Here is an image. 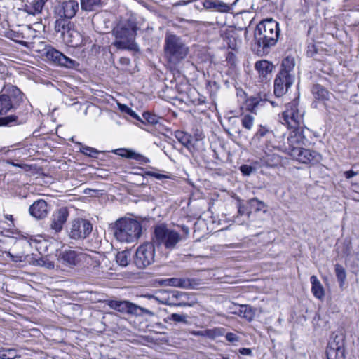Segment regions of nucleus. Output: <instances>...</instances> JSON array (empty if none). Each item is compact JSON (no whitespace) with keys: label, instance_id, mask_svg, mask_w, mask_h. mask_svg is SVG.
Segmentation results:
<instances>
[{"label":"nucleus","instance_id":"nucleus-46","mask_svg":"<svg viewBox=\"0 0 359 359\" xmlns=\"http://www.w3.org/2000/svg\"><path fill=\"white\" fill-rule=\"evenodd\" d=\"M18 117L16 116H8L0 117V126H10L13 123H17Z\"/></svg>","mask_w":359,"mask_h":359},{"label":"nucleus","instance_id":"nucleus-52","mask_svg":"<svg viewBox=\"0 0 359 359\" xmlns=\"http://www.w3.org/2000/svg\"><path fill=\"white\" fill-rule=\"evenodd\" d=\"M225 338L228 341L231 343L238 342L240 340V337L236 334L233 332L226 333Z\"/></svg>","mask_w":359,"mask_h":359},{"label":"nucleus","instance_id":"nucleus-36","mask_svg":"<svg viewBox=\"0 0 359 359\" xmlns=\"http://www.w3.org/2000/svg\"><path fill=\"white\" fill-rule=\"evenodd\" d=\"M192 334L194 336L208 337L210 339H215L217 336L221 334L219 329L194 331Z\"/></svg>","mask_w":359,"mask_h":359},{"label":"nucleus","instance_id":"nucleus-56","mask_svg":"<svg viewBox=\"0 0 359 359\" xmlns=\"http://www.w3.org/2000/svg\"><path fill=\"white\" fill-rule=\"evenodd\" d=\"M357 175V172L353 171V170H348L344 172V176L346 179H351L353 177H355Z\"/></svg>","mask_w":359,"mask_h":359},{"label":"nucleus","instance_id":"nucleus-7","mask_svg":"<svg viewBox=\"0 0 359 359\" xmlns=\"http://www.w3.org/2000/svg\"><path fill=\"white\" fill-rule=\"evenodd\" d=\"M22 100L23 95L17 87L10 86L4 88V93L0 95V115L6 114Z\"/></svg>","mask_w":359,"mask_h":359},{"label":"nucleus","instance_id":"nucleus-13","mask_svg":"<svg viewBox=\"0 0 359 359\" xmlns=\"http://www.w3.org/2000/svg\"><path fill=\"white\" fill-rule=\"evenodd\" d=\"M291 157L302 163H317L321 160L320 154L304 147L293 148L288 154Z\"/></svg>","mask_w":359,"mask_h":359},{"label":"nucleus","instance_id":"nucleus-22","mask_svg":"<svg viewBox=\"0 0 359 359\" xmlns=\"http://www.w3.org/2000/svg\"><path fill=\"white\" fill-rule=\"evenodd\" d=\"M79 11V4L76 1L69 0L63 2L62 5V10L60 11V14L62 17L67 19H72L75 16Z\"/></svg>","mask_w":359,"mask_h":359},{"label":"nucleus","instance_id":"nucleus-58","mask_svg":"<svg viewBox=\"0 0 359 359\" xmlns=\"http://www.w3.org/2000/svg\"><path fill=\"white\" fill-rule=\"evenodd\" d=\"M244 36H245V39L248 40V29H245Z\"/></svg>","mask_w":359,"mask_h":359},{"label":"nucleus","instance_id":"nucleus-12","mask_svg":"<svg viewBox=\"0 0 359 359\" xmlns=\"http://www.w3.org/2000/svg\"><path fill=\"white\" fill-rule=\"evenodd\" d=\"M292 128L293 130H291L287 137L288 147L286 150L288 154L292 149L306 146L309 142L306 134L309 133L308 128L304 126Z\"/></svg>","mask_w":359,"mask_h":359},{"label":"nucleus","instance_id":"nucleus-49","mask_svg":"<svg viewBox=\"0 0 359 359\" xmlns=\"http://www.w3.org/2000/svg\"><path fill=\"white\" fill-rule=\"evenodd\" d=\"M121 109L123 111H125L126 114L130 115L133 118L141 121L142 122H144L143 120H142L139 117V116L134 111H133L130 108L124 105V106H121Z\"/></svg>","mask_w":359,"mask_h":359},{"label":"nucleus","instance_id":"nucleus-60","mask_svg":"<svg viewBox=\"0 0 359 359\" xmlns=\"http://www.w3.org/2000/svg\"><path fill=\"white\" fill-rule=\"evenodd\" d=\"M271 103L273 106H275L274 102H271Z\"/></svg>","mask_w":359,"mask_h":359},{"label":"nucleus","instance_id":"nucleus-4","mask_svg":"<svg viewBox=\"0 0 359 359\" xmlns=\"http://www.w3.org/2000/svg\"><path fill=\"white\" fill-rule=\"evenodd\" d=\"M182 238V236L175 230L168 228L166 225L160 224L154 229L152 242L158 248L163 246L165 249L172 250L177 248Z\"/></svg>","mask_w":359,"mask_h":359},{"label":"nucleus","instance_id":"nucleus-30","mask_svg":"<svg viewBox=\"0 0 359 359\" xmlns=\"http://www.w3.org/2000/svg\"><path fill=\"white\" fill-rule=\"evenodd\" d=\"M166 284L170 286L181 287V288H191V283L188 278H171L165 280Z\"/></svg>","mask_w":359,"mask_h":359},{"label":"nucleus","instance_id":"nucleus-33","mask_svg":"<svg viewBox=\"0 0 359 359\" xmlns=\"http://www.w3.org/2000/svg\"><path fill=\"white\" fill-rule=\"evenodd\" d=\"M175 137L189 151H191L194 146L191 143V136L183 131H177L175 133Z\"/></svg>","mask_w":359,"mask_h":359},{"label":"nucleus","instance_id":"nucleus-17","mask_svg":"<svg viewBox=\"0 0 359 359\" xmlns=\"http://www.w3.org/2000/svg\"><path fill=\"white\" fill-rule=\"evenodd\" d=\"M171 295L174 297L173 306L184 307H193L197 304V301L193 296L189 295L186 292L172 291Z\"/></svg>","mask_w":359,"mask_h":359},{"label":"nucleus","instance_id":"nucleus-59","mask_svg":"<svg viewBox=\"0 0 359 359\" xmlns=\"http://www.w3.org/2000/svg\"><path fill=\"white\" fill-rule=\"evenodd\" d=\"M234 57V55L233 53H229L228 56V59L231 60L232 57Z\"/></svg>","mask_w":359,"mask_h":359},{"label":"nucleus","instance_id":"nucleus-53","mask_svg":"<svg viewBox=\"0 0 359 359\" xmlns=\"http://www.w3.org/2000/svg\"><path fill=\"white\" fill-rule=\"evenodd\" d=\"M318 53V48L316 45L310 43L308 45L307 55L309 57H313Z\"/></svg>","mask_w":359,"mask_h":359},{"label":"nucleus","instance_id":"nucleus-40","mask_svg":"<svg viewBox=\"0 0 359 359\" xmlns=\"http://www.w3.org/2000/svg\"><path fill=\"white\" fill-rule=\"evenodd\" d=\"M18 351L15 348H0V359H15Z\"/></svg>","mask_w":359,"mask_h":359},{"label":"nucleus","instance_id":"nucleus-47","mask_svg":"<svg viewBox=\"0 0 359 359\" xmlns=\"http://www.w3.org/2000/svg\"><path fill=\"white\" fill-rule=\"evenodd\" d=\"M238 213L239 215H247L249 217L251 213V210H248V208L242 203V201L241 199H238Z\"/></svg>","mask_w":359,"mask_h":359},{"label":"nucleus","instance_id":"nucleus-26","mask_svg":"<svg viewBox=\"0 0 359 359\" xmlns=\"http://www.w3.org/2000/svg\"><path fill=\"white\" fill-rule=\"evenodd\" d=\"M255 311L256 309H253L250 306L241 304L236 308L233 313L241 318L246 319L248 321H251L255 317Z\"/></svg>","mask_w":359,"mask_h":359},{"label":"nucleus","instance_id":"nucleus-57","mask_svg":"<svg viewBox=\"0 0 359 359\" xmlns=\"http://www.w3.org/2000/svg\"><path fill=\"white\" fill-rule=\"evenodd\" d=\"M5 218L11 221L13 220V216L11 215H6Z\"/></svg>","mask_w":359,"mask_h":359},{"label":"nucleus","instance_id":"nucleus-10","mask_svg":"<svg viewBox=\"0 0 359 359\" xmlns=\"http://www.w3.org/2000/svg\"><path fill=\"white\" fill-rule=\"evenodd\" d=\"M155 245L151 243H144L140 245L135 253V263L140 269H144L154 263Z\"/></svg>","mask_w":359,"mask_h":359},{"label":"nucleus","instance_id":"nucleus-27","mask_svg":"<svg viewBox=\"0 0 359 359\" xmlns=\"http://www.w3.org/2000/svg\"><path fill=\"white\" fill-rule=\"evenodd\" d=\"M295 66V60L292 57H286L282 61L281 69L279 73H284L285 76L292 77L294 79V68Z\"/></svg>","mask_w":359,"mask_h":359},{"label":"nucleus","instance_id":"nucleus-5","mask_svg":"<svg viewBox=\"0 0 359 359\" xmlns=\"http://www.w3.org/2000/svg\"><path fill=\"white\" fill-rule=\"evenodd\" d=\"M57 259L59 262L69 268L77 266L81 262L93 265V267H97L100 265V262L96 257H92L87 253L72 249L61 251L58 255Z\"/></svg>","mask_w":359,"mask_h":359},{"label":"nucleus","instance_id":"nucleus-6","mask_svg":"<svg viewBox=\"0 0 359 359\" xmlns=\"http://www.w3.org/2000/svg\"><path fill=\"white\" fill-rule=\"evenodd\" d=\"M115 41L113 45L118 49L135 50V31L128 25L118 24L114 29Z\"/></svg>","mask_w":359,"mask_h":359},{"label":"nucleus","instance_id":"nucleus-48","mask_svg":"<svg viewBox=\"0 0 359 359\" xmlns=\"http://www.w3.org/2000/svg\"><path fill=\"white\" fill-rule=\"evenodd\" d=\"M256 135L259 137L264 136L270 137L273 136V133L272 130L268 129L267 128L261 126L259 129L257 130Z\"/></svg>","mask_w":359,"mask_h":359},{"label":"nucleus","instance_id":"nucleus-29","mask_svg":"<svg viewBox=\"0 0 359 359\" xmlns=\"http://www.w3.org/2000/svg\"><path fill=\"white\" fill-rule=\"evenodd\" d=\"M310 281L312 285L311 291L318 299H322L325 295L323 287L318 278L316 276H312L310 278Z\"/></svg>","mask_w":359,"mask_h":359},{"label":"nucleus","instance_id":"nucleus-42","mask_svg":"<svg viewBox=\"0 0 359 359\" xmlns=\"http://www.w3.org/2000/svg\"><path fill=\"white\" fill-rule=\"evenodd\" d=\"M243 127L247 130H251L254 124V116L250 114L244 115L241 118Z\"/></svg>","mask_w":359,"mask_h":359},{"label":"nucleus","instance_id":"nucleus-31","mask_svg":"<svg viewBox=\"0 0 359 359\" xmlns=\"http://www.w3.org/2000/svg\"><path fill=\"white\" fill-rule=\"evenodd\" d=\"M261 161L263 165L268 167H275L280 162V157L276 154H271L265 152V154L262 157Z\"/></svg>","mask_w":359,"mask_h":359},{"label":"nucleus","instance_id":"nucleus-28","mask_svg":"<svg viewBox=\"0 0 359 359\" xmlns=\"http://www.w3.org/2000/svg\"><path fill=\"white\" fill-rule=\"evenodd\" d=\"M46 0H33L29 4H25V11L29 15H35L41 13Z\"/></svg>","mask_w":359,"mask_h":359},{"label":"nucleus","instance_id":"nucleus-39","mask_svg":"<svg viewBox=\"0 0 359 359\" xmlns=\"http://www.w3.org/2000/svg\"><path fill=\"white\" fill-rule=\"evenodd\" d=\"M100 4V0H81V7L83 10L90 11Z\"/></svg>","mask_w":359,"mask_h":359},{"label":"nucleus","instance_id":"nucleus-32","mask_svg":"<svg viewBox=\"0 0 359 359\" xmlns=\"http://www.w3.org/2000/svg\"><path fill=\"white\" fill-rule=\"evenodd\" d=\"M311 92L314 97L319 100H327L329 98V92L325 87L320 84L313 85Z\"/></svg>","mask_w":359,"mask_h":359},{"label":"nucleus","instance_id":"nucleus-43","mask_svg":"<svg viewBox=\"0 0 359 359\" xmlns=\"http://www.w3.org/2000/svg\"><path fill=\"white\" fill-rule=\"evenodd\" d=\"M80 151L82 154L92 158H97V156L100 154V151L96 149L88 146H82L80 148Z\"/></svg>","mask_w":359,"mask_h":359},{"label":"nucleus","instance_id":"nucleus-14","mask_svg":"<svg viewBox=\"0 0 359 359\" xmlns=\"http://www.w3.org/2000/svg\"><path fill=\"white\" fill-rule=\"evenodd\" d=\"M46 57L48 60L67 68L72 69L79 66V63L76 60L67 57L63 53L52 47L46 48Z\"/></svg>","mask_w":359,"mask_h":359},{"label":"nucleus","instance_id":"nucleus-3","mask_svg":"<svg viewBox=\"0 0 359 359\" xmlns=\"http://www.w3.org/2000/svg\"><path fill=\"white\" fill-rule=\"evenodd\" d=\"M114 237L120 242L133 243L137 240L142 232L141 224L133 219L121 218L111 224Z\"/></svg>","mask_w":359,"mask_h":359},{"label":"nucleus","instance_id":"nucleus-23","mask_svg":"<svg viewBox=\"0 0 359 359\" xmlns=\"http://www.w3.org/2000/svg\"><path fill=\"white\" fill-rule=\"evenodd\" d=\"M114 153L122 157L136 160L140 163H147L150 162V160L148 158L140 154L136 153L131 149H118L114 150Z\"/></svg>","mask_w":359,"mask_h":359},{"label":"nucleus","instance_id":"nucleus-21","mask_svg":"<svg viewBox=\"0 0 359 359\" xmlns=\"http://www.w3.org/2000/svg\"><path fill=\"white\" fill-rule=\"evenodd\" d=\"M171 294L172 292L162 290L156 292L154 294H147L145 297L149 299H153L162 304L173 306L174 297Z\"/></svg>","mask_w":359,"mask_h":359},{"label":"nucleus","instance_id":"nucleus-8","mask_svg":"<svg viewBox=\"0 0 359 359\" xmlns=\"http://www.w3.org/2000/svg\"><path fill=\"white\" fill-rule=\"evenodd\" d=\"M304 110L299 108L298 102L292 101L286 106V109L283 112V121L290 128H297L304 124Z\"/></svg>","mask_w":359,"mask_h":359},{"label":"nucleus","instance_id":"nucleus-35","mask_svg":"<svg viewBox=\"0 0 359 359\" xmlns=\"http://www.w3.org/2000/svg\"><path fill=\"white\" fill-rule=\"evenodd\" d=\"M251 212L252 210L259 212L263 210L265 212L267 205L262 201L259 200L257 198H252L248 201Z\"/></svg>","mask_w":359,"mask_h":359},{"label":"nucleus","instance_id":"nucleus-18","mask_svg":"<svg viewBox=\"0 0 359 359\" xmlns=\"http://www.w3.org/2000/svg\"><path fill=\"white\" fill-rule=\"evenodd\" d=\"M48 205L43 199L34 201L29 208L30 215L37 219L45 218L48 215Z\"/></svg>","mask_w":359,"mask_h":359},{"label":"nucleus","instance_id":"nucleus-25","mask_svg":"<svg viewBox=\"0 0 359 359\" xmlns=\"http://www.w3.org/2000/svg\"><path fill=\"white\" fill-rule=\"evenodd\" d=\"M255 67L258 72L259 77L262 78V81H263L264 79H268V76L271 73L273 66L267 60H262L257 61L255 65Z\"/></svg>","mask_w":359,"mask_h":359},{"label":"nucleus","instance_id":"nucleus-37","mask_svg":"<svg viewBox=\"0 0 359 359\" xmlns=\"http://www.w3.org/2000/svg\"><path fill=\"white\" fill-rule=\"evenodd\" d=\"M335 274L337 280L339 283L340 287H342L346 279V273L345 269L339 264H336L334 266Z\"/></svg>","mask_w":359,"mask_h":359},{"label":"nucleus","instance_id":"nucleus-50","mask_svg":"<svg viewBox=\"0 0 359 359\" xmlns=\"http://www.w3.org/2000/svg\"><path fill=\"white\" fill-rule=\"evenodd\" d=\"M37 264L39 266H45L49 269L54 268V263L44 258L37 260Z\"/></svg>","mask_w":359,"mask_h":359},{"label":"nucleus","instance_id":"nucleus-1","mask_svg":"<svg viewBox=\"0 0 359 359\" xmlns=\"http://www.w3.org/2000/svg\"><path fill=\"white\" fill-rule=\"evenodd\" d=\"M280 34L278 23L273 19L261 21L254 31L252 49L258 55L268 53L269 48L275 46Z\"/></svg>","mask_w":359,"mask_h":359},{"label":"nucleus","instance_id":"nucleus-45","mask_svg":"<svg viewBox=\"0 0 359 359\" xmlns=\"http://www.w3.org/2000/svg\"><path fill=\"white\" fill-rule=\"evenodd\" d=\"M168 320L176 323H187V316L185 314L172 313L168 317Z\"/></svg>","mask_w":359,"mask_h":359},{"label":"nucleus","instance_id":"nucleus-34","mask_svg":"<svg viewBox=\"0 0 359 359\" xmlns=\"http://www.w3.org/2000/svg\"><path fill=\"white\" fill-rule=\"evenodd\" d=\"M69 19L66 18L65 17H62L60 15V17L56 20L55 22V30L57 32H61L62 34L65 31H68L69 29L70 22Z\"/></svg>","mask_w":359,"mask_h":359},{"label":"nucleus","instance_id":"nucleus-19","mask_svg":"<svg viewBox=\"0 0 359 359\" xmlns=\"http://www.w3.org/2000/svg\"><path fill=\"white\" fill-rule=\"evenodd\" d=\"M344 347L343 341L330 342L327 348L326 354L327 359H345Z\"/></svg>","mask_w":359,"mask_h":359},{"label":"nucleus","instance_id":"nucleus-11","mask_svg":"<svg viewBox=\"0 0 359 359\" xmlns=\"http://www.w3.org/2000/svg\"><path fill=\"white\" fill-rule=\"evenodd\" d=\"M92 230L93 225L88 220L79 218L72 222L68 233L71 238L78 240L86 238Z\"/></svg>","mask_w":359,"mask_h":359},{"label":"nucleus","instance_id":"nucleus-41","mask_svg":"<svg viewBox=\"0 0 359 359\" xmlns=\"http://www.w3.org/2000/svg\"><path fill=\"white\" fill-rule=\"evenodd\" d=\"M130 253L128 251H121L116 256V262L121 266H126L128 264Z\"/></svg>","mask_w":359,"mask_h":359},{"label":"nucleus","instance_id":"nucleus-54","mask_svg":"<svg viewBox=\"0 0 359 359\" xmlns=\"http://www.w3.org/2000/svg\"><path fill=\"white\" fill-rule=\"evenodd\" d=\"M146 175L148 176L154 177L156 178L157 180H163V179L169 178V177L166 175L159 174V173H156V172H152V171L147 172Z\"/></svg>","mask_w":359,"mask_h":359},{"label":"nucleus","instance_id":"nucleus-24","mask_svg":"<svg viewBox=\"0 0 359 359\" xmlns=\"http://www.w3.org/2000/svg\"><path fill=\"white\" fill-rule=\"evenodd\" d=\"M203 6L207 9H213L221 13H228L231 10V6L219 0H205Z\"/></svg>","mask_w":359,"mask_h":359},{"label":"nucleus","instance_id":"nucleus-2","mask_svg":"<svg viewBox=\"0 0 359 359\" xmlns=\"http://www.w3.org/2000/svg\"><path fill=\"white\" fill-rule=\"evenodd\" d=\"M163 49L165 58L174 65L184 60L189 52V47L182 38L171 33L165 34Z\"/></svg>","mask_w":359,"mask_h":359},{"label":"nucleus","instance_id":"nucleus-44","mask_svg":"<svg viewBox=\"0 0 359 359\" xmlns=\"http://www.w3.org/2000/svg\"><path fill=\"white\" fill-rule=\"evenodd\" d=\"M142 116L144 120V121H143L144 122L146 121L147 123L152 124V125H155L158 123L159 117L158 116H156L155 114H152L148 111L144 112L142 114Z\"/></svg>","mask_w":359,"mask_h":359},{"label":"nucleus","instance_id":"nucleus-38","mask_svg":"<svg viewBox=\"0 0 359 359\" xmlns=\"http://www.w3.org/2000/svg\"><path fill=\"white\" fill-rule=\"evenodd\" d=\"M261 102L262 100L258 97H250L248 98L245 102L246 109L252 113L256 114V109Z\"/></svg>","mask_w":359,"mask_h":359},{"label":"nucleus","instance_id":"nucleus-9","mask_svg":"<svg viewBox=\"0 0 359 359\" xmlns=\"http://www.w3.org/2000/svg\"><path fill=\"white\" fill-rule=\"evenodd\" d=\"M106 304L111 309L123 313L141 316L144 313L152 315L153 313L147 309L141 307L127 300L108 299Z\"/></svg>","mask_w":359,"mask_h":359},{"label":"nucleus","instance_id":"nucleus-55","mask_svg":"<svg viewBox=\"0 0 359 359\" xmlns=\"http://www.w3.org/2000/svg\"><path fill=\"white\" fill-rule=\"evenodd\" d=\"M239 353L243 355H252V350L248 348H241L239 349Z\"/></svg>","mask_w":359,"mask_h":359},{"label":"nucleus","instance_id":"nucleus-16","mask_svg":"<svg viewBox=\"0 0 359 359\" xmlns=\"http://www.w3.org/2000/svg\"><path fill=\"white\" fill-rule=\"evenodd\" d=\"M69 216V212L67 208H62L57 211L55 212L52 215L50 229L55 231V233L60 232L64 224L66 222Z\"/></svg>","mask_w":359,"mask_h":359},{"label":"nucleus","instance_id":"nucleus-15","mask_svg":"<svg viewBox=\"0 0 359 359\" xmlns=\"http://www.w3.org/2000/svg\"><path fill=\"white\" fill-rule=\"evenodd\" d=\"M294 81V78L278 73L274 80V94L277 97H281L292 86Z\"/></svg>","mask_w":359,"mask_h":359},{"label":"nucleus","instance_id":"nucleus-51","mask_svg":"<svg viewBox=\"0 0 359 359\" xmlns=\"http://www.w3.org/2000/svg\"><path fill=\"white\" fill-rule=\"evenodd\" d=\"M240 170L243 175L249 176L255 170V169L248 165H243L240 167Z\"/></svg>","mask_w":359,"mask_h":359},{"label":"nucleus","instance_id":"nucleus-20","mask_svg":"<svg viewBox=\"0 0 359 359\" xmlns=\"http://www.w3.org/2000/svg\"><path fill=\"white\" fill-rule=\"evenodd\" d=\"M224 40L226 41L228 47L233 50H237L241 44V39L237 30L230 29L224 34Z\"/></svg>","mask_w":359,"mask_h":359}]
</instances>
